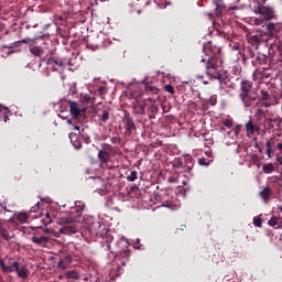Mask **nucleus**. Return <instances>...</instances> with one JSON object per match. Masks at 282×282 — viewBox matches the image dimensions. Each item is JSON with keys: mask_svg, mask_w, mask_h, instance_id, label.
Listing matches in <instances>:
<instances>
[{"mask_svg": "<svg viewBox=\"0 0 282 282\" xmlns=\"http://www.w3.org/2000/svg\"><path fill=\"white\" fill-rule=\"evenodd\" d=\"M108 251H111V245L107 246Z\"/></svg>", "mask_w": 282, "mask_h": 282, "instance_id": "obj_57", "label": "nucleus"}, {"mask_svg": "<svg viewBox=\"0 0 282 282\" xmlns=\"http://www.w3.org/2000/svg\"><path fill=\"white\" fill-rule=\"evenodd\" d=\"M254 12L263 15L265 20H271L274 18V9L270 6H261L258 3Z\"/></svg>", "mask_w": 282, "mask_h": 282, "instance_id": "obj_10", "label": "nucleus"}, {"mask_svg": "<svg viewBox=\"0 0 282 282\" xmlns=\"http://www.w3.org/2000/svg\"><path fill=\"white\" fill-rule=\"evenodd\" d=\"M68 105H69V111H70V113H72V116L74 118H80L82 116H84L85 110H83L79 107L78 102H76V101H68Z\"/></svg>", "mask_w": 282, "mask_h": 282, "instance_id": "obj_12", "label": "nucleus"}, {"mask_svg": "<svg viewBox=\"0 0 282 282\" xmlns=\"http://www.w3.org/2000/svg\"><path fill=\"white\" fill-rule=\"evenodd\" d=\"M259 131L260 127L254 124L251 119L246 123V133L248 138H251L254 133H259Z\"/></svg>", "mask_w": 282, "mask_h": 282, "instance_id": "obj_15", "label": "nucleus"}, {"mask_svg": "<svg viewBox=\"0 0 282 282\" xmlns=\"http://www.w3.org/2000/svg\"><path fill=\"white\" fill-rule=\"evenodd\" d=\"M272 153H273L272 150H268V149H267V155H268L269 158H272Z\"/></svg>", "mask_w": 282, "mask_h": 282, "instance_id": "obj_48", "label": "nucleus"}, {"mask_svg": "<svg viewBox=\"0 0 282 282\" xmlns=\"http://www.w3.org/2000/svg\"><path fill=\"white\" fill-rule=\"evenodd\" d=\"M241 128H242L241 124H237V126L234 128V133H235V135H239V134H240Z\"/></svg>", "mask_w": 282, "mask_h": 282, "instance_id": "obj_39", "label": "nucleus"}, {"mask_svg": "<svg viewBox=\"0 0 282 282\" xmlns=\"http://www.w3.org/2000/svg\"><path fill=\"white\" fill-rule=\"evenodd\" d=\"M198 162H199L200 166H209V164H212V162H213V159L202 158L198 160Z\"/></svg>", "mask_w": 282, "mask_h": 282, "instance_id": "obj_33", "label": "nucleus"}, {"mask_svg": "<svg viewBox=\"0 0 282 282\" xmlns=\"http://www.w3.org/2000/svg\"><path fill=\"white\" fill-rule=\"evenodd\" d=\"M122 122L126 129L124 135H131L133 131H135V122L133 121V117H131L129 112H126Z\"/></svg>", "mask_w": 282, "mask_h": 282, "instance_id": "obj_8", "label": "nucleus"}, {"mask_svg": "<svg viewBox=\"0 0 282 282\" xmlns=\"http://www.w3.org/2000/svg\"><path fill=\"white\" fill-rule=\"evenodd\" d=\"M161 202L164 207L166 208H173V197L169 195V193H164L161 197Z\"/></svg>", "mask_w": 282, "mask_h": 282, "instance_id": "obj_19", "label": "nucleus"}, {"mask_svg": "<svg viewBox=\"0 0 282 282\" xmlns=\"http://www.w3.org/2000/svg\"><path fill=\"white\" fill-rule=\"evenodd\" d=\"M275 121L278 122V127H281V124H282V117H281V118L278 117V118L275 119Z\"/></svg>", "mask_w": 282, "mask_h": 282, "instance_id": "obj_47", "label": "nucleus"}, {"mask_svg": "<svg viewBox=\"0 0 282 282\" xmlns=\"http://www.w3.org/2000/svg\"><path fill=\"white\" fill-rule=\"evenodd\" d=\"M276 147H278L279 151H282V141L280 143H278Z\"/></svg>", "mask_w": 282, "mask_h": 282, "instance_id": "obj_51", "label": "nucleus"}, {"mask_svg": "<svg viewBox=\"0 0 282 282\" xmlns=\"http://www.w3.org/2000/svg\"><path fill=\"white\" fill-rule=\"evenodd\" d=\"M205 56L200 62L205 63V73L212 67L213 64L223 66L221 48L214 42L209 41L203 46Z\"/></svg>", "mask_w": 282, "mask_h": 282, "instance_id": "obj_2", "label": "nucleus"}, {"mask_svg": "<svg viewBox=\"0 0 282 282\" xmlns=\"http://www.w3.org/2000/svg\"><path fill=\"white\" fill-rule=\"evenodd\" d=\"M184 228H186L185 225H182V228H180L181 231H184Z\"/></svg>", "mask_w": 282, "mask_h": 282, "instance_id": "obj_54", "label": "nucleus"}, {"mask_svg": "<svg viewBox=\"0 0 282 282\" xmlns=\"http://www.w3.org/2000/svg\"><path fill=\"white\" fill-rule=\"evenodd\" d=\"M276 102L278 99L273 94H269L265 90H261V97L259 98L260 107L269 109V107H273V105H276Z\"/></svg>", "mask_w": 282, "mask_h": 282, "instance_id": "obj_6", "label": "nucleus"}, {"mask_svg": "<svg viewBox=\"0 0 282 282\" xmlns=\"http://www.w3.org/2000/svg\"><path fill=\"white\" fill-rule=\"evenodd\" d=\"M268 225L275 229H282V223L279 224V218L276 216H272L271 219L268 221Z\"/></svg>", "mask_w": 282, "mask_h": 282, "instance_id": "obj_23", "label": "nucleus"}, {"mask_svg": "<svg viewBox=\"0 0 282 282\" xmlns=\"http://www.w3.org/2000/svg\"><path fill=\"white\" fill-rule=\"evenodd\" d=\"M263 172L265 174H272L274 172V165L272 163H265L263 165Z\"/></svg>", "mask_w": 282, "mask_h": 282, "instance_id": "obj_30", "label": "nucleus"}, {"mask_svg": "<svg viewBox=\"0 0 282 282\" xmlns=\"http://www.w3.org/2000/svg\"><path fill=\"white\" fill-rule=\"evenodd\" d=\"M65 278L67 280H79L80 274L76 270L66 271L65 272Z\"/></svg>", "mask_w": 282, "mask_h": 282, "instance_id": "obj_25", "label": "nucleus"}, {"mask_svg": "<svg viewBox=\"0 0 282 282\" xmlns=\"http://www.w3.org/2000/svg\"><path fill=\"white\" fill-rule=\"evenodd\" d=\"M31 241L39 247H45L50 242V237L46 236H33Z\"/></svg>", "mask_w": 282, "mask_h": 282, "instance_id": "obj_16", "label": "nucleus"}, {"mask_svg": "<svg viewBox=\"0 0 282 282\" xmlns=\"http://www.w3.org/2000/svg\"><path fill=\"white\" fill-rule=\"evenodd\" d=\"M273 123H275V124H276V127H278V121H273Z\"/></svg>", "mask_w": 282, "mask_h": 282, "instance_id": "obj_62", "label": "nucleus"}, {"mask_svg": "<svg viewBox=\"0 0 282 282\" xmlns=\"http://www.w3.org/2000/svg\"><path fill=\"white\" fill-rule=\"evenodd\" d=\"M110 113L111 112H110L109 108H105L101 111V115H98L99 122H102L104 124H107V122H109Z\"/></svg>", "mask_w": 282, "mask_h": 282, "instance_id": "obj_20", "label": "nucleus"}, {"mask_svg": "<svg viewBox=\"0 0 282 282\" xmlns=\"http://www.w3.org/2000/svg\"><path fill=\"white\" fill-rule=\"evenodd\" d=\"M260 198L263 200L265 205H268L273 196V189L270 186L263 187L262 191L259 192Z\"/></svg>", "mask_w": 282, "mask_h": 282, "instance_id": "obj_13", "label": "nucleus"}, {"mask_svg": "<svg viewBox=\"0 0 282 282\" xmlns=\"http://www.w3.org/2000/svg\"><path fill=\"white\" fill-rule=\"evenodd\" d=\"M20 258H10L0 259V268L3 273H14L17 272L18 278L26 280L29 278V269L25 265H21Z\"/></svg>", "mask_w": 282, "mask_h": 282, "instance_id": "obj_1", "label": "nucleus"}, {"mask_svg": "<svg viewBox=\"0 0 282 282\" xmlns=\"http://www.w3.org/2000/svg\"><path fill=\"white\" fill-rule=\"evenodd\" d=\"M72 263H73V256L65 254L64 257L59 258L57 268L61 270H66L70 267Z\"/></svg>", "mask_w": 282, "mask_h": 282, "instance_id": "obj_14", "label": "nucleus"}, {"mask_svg": "<svg viewBox=\"0 0 282 282\" xmlns=\"http://www.w3.org/2000/svg\"><path fill=\"white\" fill-rule=\"evenodd\" d=\"M165 90L167 91V93H170V94H174L175 93V90H174V88H173V86L172 85H165Z\"/></svg>", "mask_w": 282, "mask_h": 282, "instance_id": "obj_41", "label": "nucleus"}, {"mask_svg": "<svg viewBox=\"0 0 282 282\" xmlns=\"http://www.w3.org/2000/svg\"><path fill=\"white\" fill-rule=\"evenodd\" d=\"M147 110V104L144 102H137L134 105V111L135 113H138L139 116H143V113L145 112Z\"/></svg>", "mask_w": 282, "mask_h": 282, "instance_id": "obj_22", "label": "nucleus"}, {"mask_svg": "<svg viewBox=\"0 0 282 282\" xmlns=\"http://www.w3.org/2000/svg\"><path fill=\"white\" fill-rule=\"evenodd\" d=\"M271 26H273V25H268L269 29H271Z\"/></svg>", "mask_w": 282, "mask_h": 282, "instance_id": "obj_63", "label": "nucleus"}, {"mask_svg": "<svg viewBox=\"0 0 282 282\" xmlns=\"http://www.w3.org/2000/svg\"><path fill=\"white\" fill-rule=\"evenodd\" d=\"M0 237L7 242L13 239L12 232L10 231V226L6 225L1 220H0Z\"/></svg>", "mask_w": 282, "mask_h": 282, "instance_id": "obj_11", "label": "nucleus"}, {"mask_svg": "<svg viewBox=\"0 0 282 282\" xmlns=\"http://www.w3.org/2000/svg\"><path fill=\"white\" fill-rule=\"evenodd\" d=\"M220 131H221V132H224V131H226V130H225V128H224V127H221V128H220Z\"/></svg>", "mask_w": 282, "mask_h": 282, "instance_id": "obj_59", "label": "nucleus"}, {"mask_svg": "<svg viewBox=\"0 0 282 282\" xmlns=\"http://www.w3.org/2000/svg\"><path fill=\"white\" fill-rule=\"evenodd\" d=\"M252 88V82L248 79H241L240 82V94L239 98L243 105V107L248 108L252 106V102L257 100V97H252L250 91Z\"/></svg>", "mask_w": 282, "mask_h": 282, "instance_id": "obj_5", "label": "nucleus"}, {"mask_svg": "<svg viewBox=\"0 0 282 282\" xmlns=\"http://www.w3.org/2000/svg\"><path fill=\"white\" fill-rule=\"evenodd\" d=\"M274 145L273 142H271L270 140L267 141V149L268 150H272V147Z\"/></svg>", "mask_w": 282, "mask_h": 282, "instance_id": "obj_44", "label": "nucleus"}, {"mask_svg": "<svg viewBox=\"0 0 282 282\" xmlns=\"http://www.w3.org/2000/svg\"><path fill=\"white\" fill-rule=\"evenodd\" d=\"M107 240H113V237H111V235H108Z\"/></svg>", "mask_w": 282, "mask_h": 282, "instance_id": "obj_53", "label": "nucleus"}, {"mask_svg": "<svg viewBox=\"0 0 282 282\" xmlns=\"http://www.w3.org/2000/svg\"><path fill=\"white\" fill-rule=\"evenodd\" d=\"M223 124H224V127H227V129H232V127H234V121H232L231 119H225V120L223 121Z\"/></svg>", "mask_w": 282, "mask_h": 282, "instance_id": "obj_34", "label": "nucleus"}, {"mask_svg": "<svg viewBox=\"0 0 282 282\" xmlns=\"http://www.w3.org/2000/svg\"><path fill=\"white\" fill-rule=\"evenodd\" d=\"M149 111L152 113L149 115V118H155V116H158V113L160 112V107L155 104H151Z\"/></svg>", "mask_w": 282, "mask_h": 282, "instance_id": "obj_26", "label": "nucleus"}, {"mask_svg": "<svg viewBox=\"0 0 282 282\" xmlns=\"http://www.w3.org/2000/svg\"><path fill=\"white\" fill-rule=\"evenodd\" d=\"M206 155H208V158H212V152H206Z\"/></svg>", "mask_w": 282, "mask_h": 282, "instance_id": "obj_56", "label": "nucleus"}, {"mask_svg": "<svg viewBox=\"0 0 282 282\" xmlns=\"http://www.w3.org/2000/svg\"><path fill=\"white\" fill-rule=\"evenodd\" d=\"M253 224H254V226H256L257 228H261V227H262V220H261V218L254 217Z\"/></svg>", "mask_w": 282, "mask_h": 282, "instance_id": "obj_37", "label": "nucleus"}, {"mask_svg": "<svg viewBox=\"0 0 282 282\" xmlns=\"http://www.w3.org/2000/svg\"><path fill=\"white\" fill-rule=\"evenodd\" d=\"M87 228L90 235L99 237L100 232L105 230V224L100 219H93L87 223Z\"/></svg>", "mask_w": 282, "mask_h": 282, "instance_id": "obj_7", "label": "nucleus"}, {"mask_svg": "<svg viewBox=\"0 0 282 282\" xmlns=\"http://www.w3.org/2000/svg\"><path fill=\"white\" fill-rule=\"evenodd\" d=\"M278 210L282 213V206H279Z\"/></svg>", "mask_w": 282, "mask_h": 282, "instance_id": "obj_58", "label": "nucleus"}, {"mask_svg": "<svg viewBox=\"0 0 282 282\" xmlns=\"http://www.w3.org/2000/svg\"><path fill=\"white\" fill-rule=\"evenodd\" d=\"M256 118H257V120H262L263 118L265 119L267 117H265V111L263 110V109H261V108H259V109H257V111H256Z\"/></svg>", "mask_w": 282, "mask_h": 282, "instance_id": "obj_31", "label": "nucleus"}, {"mask_svg": "<svg viewBox=\"0 0 282 282\" xmlns=\"http://www.w3.org/2000/svg\"><path fill=\"white\" fill-rule=\"evenodd\" d=\"M229 46H230L234 51H239V50H240V43H238V42H230Z\"/></svg>", "mask_w": 282, "mask_h": 282, "instance_id": "obj_36", "label": "nucleus"}, {"mask_svg": "<svg viewBox=\"0 0 282 282\" xmlns=\"http://www.w3.org/2000/svg\"><path fill=\"white\" fill-rule=\"evenodd\" d=\"M111 142H112V144H120V138L113 137V138L111 139Z\"/></svg>", "mask_w": 282, "mask_h": 282, "instance_id": "obj_43", "label": "nucleus"}, {"mask_svg": "<svg viewBox=\"0 0 282 282\" xmlns=\"http://www.w3.org/2000/svg\"><path fill=\"white\" fill-rule=\"evenodd\" d=\"M219 8H220V6H217V9H216V10H217V12H216L217 14H218V9H219Z\"/></svg>", "mask_w": 282, "mask_h": 282, "instance_id": "obj_60", "label": "nucleus"}, {"mask_svg": "<svg viewBox=\"0 0 282 282\" xmlns=\"http://www.w3.org/2000/svg\"><path fill=\"white\" fill-rule=\"evenodd\" d=\"M74 131H78V133H80V127L79 126H74Z\"/></svg>", "mask_w": 282, "mask_h": 282, "instance_id": "obj_49", "label": "nucleus"}, {"mask_svg": "<svg viewBox=\"0 0 282 282\" xmlns=\"http://www.w3.org/2000/svg\"><path fill=\"white\" fill-rule=\"evenodd\" d=\"M131 257V250H123L120 252L119 258H121V267H127V261Z\"/></svg>", "mask_w": 282, "mask_h": 282, "instance_id": "obj_21", "label": "nucleus"}, {"mask_svg": "<svg viewBox=\"0 0 282 282\" xmlns=\"http://www.w3.org/2000/svg\"><path fill=\"white\" fill-rule=\"evenodd\" d=\"M69 140L74 147V149H80L83 147L80 140H79V135L75 132H70L69 133Z\"/></svg>", "mask_w": 282, "mask_h": 282, "instance_id": "obj_18", "label": "nucleus"}, {"mask_svg": "<svg viewBox=\"0 0 282 282\" xmlns=\"http://www.w3.org/2000/svg\"><path fill=\"white\" fill-rule=\"evenodd\" d=\"M271 181H272V184H276L279 182V177L278 176H272Z\"/></svg>", "mask_w": 282, "mask_h": 282, "instance_id": "obj_46", "label": "nucleus"}, {"mask_svg": "<svg viewBox=\"0 0 282 282\" xmlns=\"http://www.w3.org/2000/svg\"><path fill=\"white\" fill-rule=\"evenodd\" d=\"M127 181L130 182V183H133V182L138 181V172L132 171L130 173V175L127 176Z\"/></svg>", "mask_w": 282, "mask_h": 282, "instance_id": "obj_32", "label": "nucleus"}, {"mask_svg": "<svg viewBox=\"0 0 282 282\" xmlns=\"http://www.w3.org/2000/svg\"><path fill=\"white\" fill-rule=\"evenodd\" d=\"M263 122H264L267 129H269V131H271V129H274L273 122H276V119L264 118Z\"/></svg>", "mask_w": 282, "mask_h": 282, "instance_id": "obj_29", "label": "nucleus"}, {"mask_svg": "<svg viewBox=\"0 0 282 282\" xmlns=\"http://www.w3.org/2000/svg\"><path fill=\"white\" fill-rule=\"evenodd\" d=\"M46 218L48 219V223L52 221V218H51V214H50V213L46 214Z\"/></svg>", "mask_w": 282, "mask_h": 282, "instance_id": "obj_52", "label": "nucleus"}, {"mask_svg": "<svg viewBox=\"0 0 282 282\" xmlns=\"http://www.w3.org/2000/svg\"><path fill=\"white\" fill-rule=\"evenodd\" d=\"M278 61H279V62H282V47H279Z\"/></svg>", "mask_w": 282, "mask_h": 282, "instance_id": "obj_45", "label": "nucleus"}, {"mask_svg": "<svg viewBox=\"0 0 282 282\" xmlns=\"http://www.w3.org/2000/svg\"><path fill=\"white\" fill-rule=\"evenodd\" d=\"M209 102H210L212 107H215V105H217V97L216 96H212L209 98Z\"/></svg>", "mask_w": 282, "mask_h": 282, "instance_id": "obj_42", "label": "nucleus"}, {"mask_svg": "<svg viewBox=\"0 0 282 282\" xmlns=\"http://www.w3.org/2000/svg\"><path fill=\"white\" fill-rule=\"evenodd\" d=\"M3 109H4V113H8V111H9V108H7V107H3Z\"/></svg>", "mask_w": 282, "mask_h": 282, "instance_id": "obj_55", "label": "nucleus"}, {"mask_svg": "<svg viewBox=\"0 0 282 282\" xmlns=\"http://www.w3.org/2000/svg\"><path fill=\"white\" fill-rule=\"evenodd\" d=\"M30 52H31L33 55L39 56V57H41V56L44 54L43 48L40 47V46H31V47H30Z\"/></svg>", "mask_w": 282, "mask_h": 282, "instance_id": "obj_27", "label": "nucleus"}, {"mask_svg": "<svg viewBox=\"0 0 282 282\" xmlns=\"http://www.w3.org/2000/svg\"><path fill=\"white\" fill-rule=\"evenodd\" d=\"M110 158H111V154L109 152H107L106 150H99L98 161L101 170H111V167L109 166Z\"/></svg>", "mask_w": 282, "mask_h": 282, "instance_id": "obj_9", "label": "nucleus"}, {"mask_svg": "<svg viewBox=\"0 0 282 282\" xmlns=\"http://www.w3.org/2000/svg\"><path fill=\"white\" fill-rule=\"evenodd\" d=\"M2 209H4V217H2L1 220L4 223L11 221L14 217V213L12 210H8L7 207H2Z\"/></svg>", "mask_w": 282, "mask_h": 282, "instance_id": "obj_24", "label": "nucleus"}, {"mask_svg": "<svg viewBox=\"0 0 282 282\" xmlns=\"http://www.w3.org/2000/svg\"><path fill=\"white\" fill-rule=\"evenodd\" d=\"M93 97L90 95H84L83 96V102L89 104L91 102Z\"/></svg>", "mask_w": 282, "mask_h": 282, "instance_id": "obj_38", "label": "nucleus"}, {"mask_svg": "<svg viewBox=\"0 0 282 282\" xmlns=\"http://www.w3.org/2000/svg\"><path fill=\"white\" fill-rule=\"evenodd\" d=\"M145 90L148 91V93H152V94H158V89L155 88V86H152V85H145Z\"/></svg>", "mask_w": 282, "mask_h": 282, "instance_id": "obj_35", "label": "nucleus"}, {"mask_svg": "<svg viewBox=\"0 0 282 282\" xmlns=\"http://www.w3.org/2000/svg\"><path fill=\"white\" fill-rule=\"evenodd\" d=\"M47 65L51 66L53 70L58 72L61 68H63L64 62L54 57H50L47 59Z\"/></svg>", "mask_w": 282, "mask_h": 282, "instance_id": "obj_17", "label": "nucleus"}, {"mask_svg": "<svg viewBox=\"0 0 282 282\" xmlns=\"http://www.w3.org/2000/svg\"><path fill=\"white\" fill-rule=\"evenodd\" d=\"M99 95L100 96H105V94H107V87L106 86H100L98 88Z\"/></svg>", "mask_w": 282, "mask_h": 282, "instance_id": "obj_40", "label": "nucleus"}, {"mask_svg": "<svg viewBox=\"0 0 282 282\" xmlns=\"http://www.w3.org/2000/svg\"><path fill=\"white\" fill-rule=\"evenodd\" d=\"M205 73L208 77L218 79L220 83V88H234L235 84L230 82V78L227 76V73L223 69V65L218 66L216 63L212 64V66L208 67V69Z\"/></svg>", "mask_w": 282, "mask_h": 282, "instance_id": "obj_4", "label": "nucleus"}, {"mask_svg": "<svg viewBox=\"0 0 282 282\" xmlns=\"http://www.w3.org/2000/svg\"><path fill=\"white\" fill-rule=\"evenodd\" d=\"M276 162L282 165V156H276Z\"/></svg>", "mask_w": 282, "mask_h": 282, "instance_id": "obj_50", "label": "nucleus"}, {"mask_svg": "<svg viewBox=\"0 0 282 282\" xmlns=\"http://www.w3.org/2000/svg\"><path fill=\"white\" fill-rule=\"evenodd\" d=\"M83 210H84V207L77 210V216H74L73 214H70L58 221L59 225H65L59 229V232L62 235L72 236L78 232V228L73 224L79 223V218L83 216Z\"/></svg>", "mask_w": 282, "mask_h": 282, "instance_id": "obj_3", "label": "nucleus"}, {"mask_svg": "<svg viewBox=\"0 0 282 282\" xmlns=\"http://www.w3.org/2000/svg\"><path fill=\"white\" fill-rule=\"evenodd\" d=\"M17 220H18L20 224L24 225V224L28 223L29 216H28L26 213H20V214H18V216H17Z\"/></svg>", "mask_w": 282, "mask_h": 282, "instance_id": "obj_28", "label": "nucleus"}, {"mask_svg": "<svg viewBox=\"0 0 282 282\" xmlns=\"http://www.w3.org/2000/svg\"><path fill=\"white\" fill-rule=\"evenodd\" d=\"M280 35L282 36V28H281V31H280Z\"/></svg>", "mask_w": 282, "mask_h": 282, "instance_id": "obj_61", "label": "nucleus"}, {"mask_svg": "<svg viewBox=\"0 0 282 282\" xmlns=\"http://www.w3.org/2000/svg\"><path fill=\"white\" fill-rule=\"evenodd\" d=\"M204 84H208L207 82H204Z\"/></svg>", "mask_w": 282, "mask_h": 282, "instance_id": "obj_64", "label": "nucleus"}]
</instances>
